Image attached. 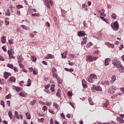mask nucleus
I'll return each instance as SVG.
<instances>
[{
  "label": "nucleus",
  "instance_id": "obj_25",
  "mask_svg": "<svg viewBox=\"0 0 124 124\" xmlns=\"http://www.w3.org/2000/svg\"><path fill=\"white\" fill-rule=\"evenodd\" d=\"M64 69L66 71H68L69 72H73V71H74V69L73 68L68 69L67 68H65Z\"/></svg>",
  "mask_w": 124,
  "mask_h": 124
},
{
  "label": "nucleus",
  "instance_id": "obj_49",
  "mask_svg": "<svg viewBox=\"0 0 124 124\" xmlns=\"http://www.w3.org/2000/svg\"><path fill=\"white\" fill-rule=\"evenodd\" d=\"M105 84L107 85V86H109V85H110V82L108 80H106L105 81Z\"/></svg>",
  "mask_w": 124,
  "mask_h": 124
},
{
  "label": "nucleus",
  "instance_id": "obj_58",
  "mask_svg": "<svg viewBox=\"0 0 124 124\" xmlns=\"http://www.w3.org/2000/svg\"><path fill=\"white\" fill-rule=\"evenodd\" d=\"M84 44H87V41L81 42V45H84Z\"/></svg>",
  "mask_w": 124,
  "mask_h": 124
},
{
  "label": "nucleus",
  "instance_id": "obj_20",
  "mask_svg": "<svg viewBox=\"0 0 124 124\" xmlns=\"http://www.w3.org/2000/svg\"><path fill=\"white\" fill-rule=\"evenodd\" d=\"M9 81H11V82H16V78L14 77H12L9 78Z\"/></svg>",
  "mask_w": 124,
  "mask_h": 124
},
{
  "label": "nucleus",
  "instance_id": "obj_26",
  "mask_svg": "<svg viewBox=\"0 0 124 124\" xmlns=\"http://www.w3.org/2000/svg\"><path fill=\"white\" fill-rule=\"evenodd\" d=\"M93 44L90 42L89 43H88L87 44V45L86 46V47L88 48H90L91 46H93Z\"/></svg>",
  "mask_w": 124,
  "mask_h": 124
},
{
  "label": "nucleus",
  "instance_id": "obj_53",
  "mask_svg": "<svg viewBox=\"0 0 124 124\" xmlns=\"http://www.w3.org/2000/svg\"><path fill=\"white\" fill-rule=\"evenodd\" d=\"M10 97H11V95L10 94H9L8 95H6V98L7 99H9V98H10Z\"/></svg>",
  "mask_w": 124,
  "mask_h": 124
},
{
  "label": "nucleus",
  "instance_id": "obj_36",
  "mask_svg": "<svg viewBox=\"0 0 124 124\" xmlns=\"http://www.w3.org/2000/svg\"><path fill=\"white\" fill-rule=\"evenodd\" d=\"M13 39H11V40H8V42H9V44L10 45H12V44H13L14 43V41H13Z\"/></svg>",
  "mask_w": 124,
  "mask_h": 124
},
{
  "label": "nucleus",
  "instance_id": "obj_9",
  "mask_svg": "<svg viewBox=\"0 0 124 124\" xmlns=\"http://www.w3.org/2000/svg\"><path fill=\"white\" fill-rule=\"evenodd\" d=\"M82 84L83 88L84 89H86V88H88V85H87V81L85 79H83L82 80Z\"/></svg>",
  "mask_w": 124,
  "mask_h": 124
},
{
  "label": "nucleus",
  "instance_id": "obj_23",
  "mask_svg": "<svg viewBox=\"0 0 124 124\" xmlns=\"http://www.w3.org/2000/svg\"><path fill=\"white\" fill-rule=\"evenodd\" d=\"M25 115H26V116L27 117V119H28V120H31V114H30V113L26 112L25 113Z\"/></svg>",
  "mask_w": 124,
  "mask_h": 124
},
{
  "label": "nucleus",
  "instance_id": "obj_51",
  "mask_svg": "<svg viewBox=\"0 0 124 124\" xmlns=\"http://www.w3.org/2000/svg\"><path fill=\"white\" fill-rule=\"evenodd\" d=\"M21 28H22L23 29H24V30H27V29H28V28L27 27V26H25V25H21Z\"/></svg>",
  "mask_w": 124,
  "mask_h": 124
},
{
  "label": "nucleus",
  "instance_id": "obj_46",
  "mask_svg": "<svg viewBox=\"0 0 124 124\" xmlns=\"http://www.w3.org/2000/svg\"><path fill=\"white\" fill-rule=\"evenodd\" d=\"M102 35H103V34L100 33V35H99L100 37H97V39H98V40H101L102 39V38L101 37Z\"/></svg>",
  "mask_w": 124,
  "mask_h": 124
},
{
  "label": "nucleus",
  "instance_id": "obj_37",
  "mask_svg": "<svg viewBox=\"0 0 124 124\" xmlns=\"http://www.w3.org/2000/svg\"><path fill=\"white\" fill-rule=\"evenodd\" d=\"M42 110L44 111V112H45V111H47L48 110V108L46 106H43L42 108Z\"/></svg>",
  "mask_w": 124,
  "mask_h": 124
},
{
  "label": "nucleus",
  "instance_id": "obj_21",
  "mask_svg": "<svg viewBox=\"0 0 124 124\" xmlns=\"http://www.w3.org/2000/svg\"><path fill=\"white\" fill-rule=\"evenodd\" d=\"M8 116L10 119V120H12V118L13 117V114H12V112L11 111H9Z\"/></svg>",
  "mask_w": 124,
  "mask_h": 124
},
{
  "label": "nucleus",
  "instance_id": "obj_13",
  "mask_svg": "<svg viewBox=\"0 0 124 124\" xmlns=\"http://www.w3.org/2000/svg\"><path fill=\"white\" fill-rule=\"evenodd\" d=\"M56 96L59 98L62 97V93H61V89H58L57 93H56Z\"/></svg>",
  "mask_w": 124,
  "mask_h": 124
},
{
  "label": "nucleus",
  "instance_id": "obj_5",
  "mask_svg": "<svg viewBox=\"0 0 124 124\" xmlns=\"http://www.w3.org/2000/svg\"><path fill=\"white\" fill-rule=\"evenodd\" d=\"M78 36H79V37H83V36H85V35H87V34H86V31H78L77 33Z\"/></svg>",
  "mask_w": 124,
  "mask_h": 124
},
{
  "label": "nucleus",
  "instance_id": "obj_43",
  "mask_svg": "<svg viewBox=\"0 0 124 124\" xmlns=\"http://www.w3.org/2000/svg\"><path fill=\"white\" fill-rule=\"evenodd\" d=\"M35 103H36V100H33V101L32 102H31L30 104L32 106H33V105H34Z\"/></svg>",
  "mask_w": 124,
  "mask_h": 124
},
{
  "label": "nucleus",
  "instance_id": "obj_48",
  "mask_svg": "<svg viewBox=\"0 0 124 124\" xmlns=\"http://www.w3.org/2000/svg\"><path fill=\"white\" fill-rule=\"evenodd\" d=\"M31 16H35L36 17H38V16H39V14H36V13H35V14H31Z\"/></svg>",
  "mask_w": 124,
  "mask_h": 124
},
{
  "label": "nucleus",
  "instance_id": "obj_2",
  "mask_svg": "<svg viewBox=\"0 0 124 124\" xmlns=\"http://www.w3.org/2000/svg\"><path fill=\"white\" fill-rule=\"evenodd\" d=\"M97 79V76L94 74H91L87 80L90 83H93V79Z\"/></svg>",
  "mask_w": 124,
  "mask_h": 124
},
{
  "label": "nucleus",
  "instance_id": "obj_45",
  "mask_svg": "<svg viewBox=\"0 0 124 124\" xmlns=\"http://www.w3.org/2000/svg\"><path fill=\"white\" fill-rule=\"evenodd\" d=\"M57 72V69H56V68L55 67L52 68L51 70L52 73H55V72Z\"/></svg>",
  "mask_w": 124,
  "mask_h": 124
},
{
  "label": "nucleus",
  "instance_id": "obj_32",
  "mask_svg": "<svg viewBox=\"0 0 124 124\" xmlns=\"http://www.w3.org/2000/svg\"><path fill=\"white\" fill-rule=\"evenodd\" d=\"M57 79L58 84H62V80L61 79V78H57Z\"/></svg>",
  "mask_w": 124,
  "mask_h": 124
},
{
  "label": "nucleus",
  "instance_id": "obj_17",
  "mask_svg": "<svg viewBox=\"0 0 124 124\" xmlns=\"http://www.w3.org/2000/svg\"><path fill=\"white\" fill-rule=\"evenodd\" d=\"M86 61L87 62H93V56H87L86 58Z\"/></svg>",
  "mask_w": 124,
  "mask_h": 124
},
{
  "label": "nucleus",
  "instance_id": "obj_61",
  "mask_svg": "<svg viewBox=\"0 0 124 124\" xmlns=\"http://www.w3.org/2000/svg\"><path fill=\"white\" fill-rule=\"evenodd\" d=\"M5 23L6 26H8V25H9V21H7L6 20L5 21Z\"/></svg>",
  "mask_w": 124,
  "mask_h": 124
},
{
  "label": "nucleus",
  "instance_id": "obj_44",
  "mask_svg": "<svg viewBox=\"0 0 124 124\" xmlns=\"http://www.w3.org/2000/svg\"><path fill=\"white\" fill-rule=\"evenodd\" d=\"M100 19H101V20H102L104 22H106V23L107 22V19H106L105 18V17H104L103 16H100Z\"/></svg>",
  "mask_w": 124,
  "mask_h": 124
},
{
  "label": "nucleus",
  "instance_id": "obj_12",
  "mask_svg": "<svg viewBox=\"0 0 124 124\" xmlns=\"http://www.w3.org/2000/svg\"><path fill=\"white\" fill-rule=\"evenodd\" d=\"M8 76H11V73L5 72L3 76L4 78L6 79L8 78Z\"/></svg>",
  "mask_w": 124,
  "mask_h": 124
},
{
  "label": "nucleus",
  "instance_id": "obj_52",
  "mask_svg": "<svg viewBox=\"0 0 124 124\" xmlns=\"http://www.w3.org/2000/svg\"><path fill=\"white\" fill-rule=\"evenodd\" d=\"M39 104H41V105H45V103L44 102H42V101H40L39 102Z\"/></svg>",
  "mask_w": 124,
  "mask_h": 124
},
{
  "label": "nucleus",
  "instance_id": "obj_56",
  "mask_svg": "<svg viewBox=\"0 0 124 124\" xmlns=\"http://www.w3.org/2000/svg\"><path fill=\"white\" fill-rule=\"evenodd\" d=\"M124 48V45L121 44L120 45V46H119V50H122Z\"/></svg>",
  "mask_w": 124,
  "mask_h": 124
},
{
  "label": "nucleus",
  "instance_id": "obj_24",
  "mask_svg": "<svg viewBox=\"0 0 124 124\" xmlns=\"http://www.w3.org/2000/svg\"><path fill=\"white\" fill-rule=\"evenodd\" d=\"M55 87V84H52L51 86L50 91H51L52 92V93H54V92H55V89H54Z\"/></svg>",
  "mask_w": 124,
  "mask_h": 124
},
{
  "label": "nucleus",
  "instance_id": "obj_62",
  "mask_svg": "<svg viewBox=\"0 0 124 124\" xmlns=\"http://www.w3.org/2000/svg\"><path fill=\"white\" fill-rule=\"evenodd\" d=\"M112 90H114V91H116L117 90V87H116L115 86H112Z\"/></svg>",
  "mask_w": 124,
  "mask_h": 124
},
{
  "label": "nucleus",
  "instance_id": "obj_31",
  "mask_svg": "<svg viewBox=\"0 0 124 124\" xmlns=\"http://www.w3.org/2000/svg\"><path fill=\"white\" fill-rule=\"evenodd\" d=\"M111 17L112 18V19H117V15H116V14L113 13L111 15Z\"/></svg>",
  "mask_w": 124,
  "mask_h": 124
},
{
  "label": "nucleus",
  "instance_id": "obj_28",
  "mask_svg": "<svg viewBox=\"0 0 124 124\" xmlns=\"http://www.w3.org/2000/svg\"><path fill=\"white\" fill-rule=\"evenodd\" d=\"M33 74H34V75H37V74H38V71L37 69H34L33 70Z\"/></svg>",
  "mask_w": 124,
  "mask_h": 124
},
{
  "label": "nucleus",
  "instance_id": "obj_16",
  "mask_svg": "<svg viewBox=\"0 0 124 124\" xmlns=\"http://www.w3.org/2000/svg\"><path fill=\"white\" fill-rule=\"evenodd\" d=\"M67 51H64L63 53H62V59H66V55H67Z\"/></svg>",
  "mask_w": 124,
  "mask_h": 124
},
{
  "label": "nucleus",
  "instance_id": "obj_64",
  "mask_svg": "<svg viewBox=\"0 0 124 124\" xmlns=\"http://www.w3.org/2000/svg\"><path fill=\"white\" fill-rule=\"evenodd\" d=\"M46 89H49V88H50V84H47L46 86L45 87Z\"/></svg>",
  "mask_w": 124,
  "mask_h": 124
},
{
  "label": "nucleus",
  "instance_id": "obj_11",
  "mask_svg": "<svg viewBox=\"0 0 124 124\" xmlns=\"http://www.w3.org/2000/svg\"><path fill=\"white\" fill-rule=\"evenodd\" d=\"M111 62V59L110 58H107L105 60V65L106 66L107 65H109V62Z\"/></svg>",
  "mask_w": 124,
  "mask_h": 124
},
{
  "label": "nucleus",
  "instance_id": "obj_34",
  "mask_svg": "<svg viewBox=\"0 0 124 124\" xmlns=\"http://www.w3.org/2000/svg\"><path fill=\"white\" fill-rule=\"evenodd\" d=\"M7 66H8V67H9V68H11V69H13V67H14L13 65L11 64H7Z\"/></svg>",
  "mask_w": 124,
  "mask_h": 124
},
{
  "label": "nucleus",
  "instance_id": "obj_30",
  "mask_svg": "<svg viewBox=\"0 0 124 124\" xmlns=\"http://www.w3.org/2000/svg\"><path fill=\"white\" fill-rule=\"evenodd\" d=\"M52 77H53V78L58 79V74H57L56 73H52Z\"/></svg>",
  "mask_w": 124,
  "mask_h": 124
},
{
  "label": "nucleus",
  "instance_id": "obj_8",
  "mask_svg": "<svg viewBox=\"0 0 124 124\" xmlns=\"http://www.w3.org/2000/svg\"><path fill=\"white\" fill-rule=\"evenodd\" d=\"M116 120L120 124H124V119L122 118L121 117H117Z\"/></svg>",
  "mask_w": 124,
  "mask_h": 124
},
{
  "label": "nucleus",
  "instance_id": "obj_60",
  "mask_svg": "<svg viewBox=\"0 0 124 124\" xmlns=\"http://www.w3.org/2000/svg\"><path fill=\"white\" fill-rule=\"evenodd\" d=\"M68 96H72V93L69 92L68 93Z\"/></svg>",
  "mask_w": 124,
  "mask_h": 124
},
{
  "label": "nucleus",
  "instance_id": "obj_42",
  "mask_svg": "<svg viewBox=\"0 0 124 124\" xmlns=\"http://www.w3.org/2000/svg\"><path fill=\"white\" fill-rule=\"evenodd\" d=\"M108 93H114V91L112 90L111 88H109L108 89Z\"/></svg>",
  "mask_w": 124,
  "mask_h": 124
},
{
  "label": "nucleus",
  "instance_id": "obj_41",
  "mask_svg": "<svg viewBox=\"0 0 124 124\" xmlns=\"http://www.w3.org/2000/svg\"><path fill=\"white\" fill-rule=\"evenodd\" d=\"M5 15H6V16H10V12L9 11V9H7V12L5 13Z\"/></svg>",
  "mask_w": 124,
  "mask_h": 124
},
{
  "label": "nucleus",
  "instance_id": "obj_63",
  "mask_svg": "<svg viewBox=\"0 0 124 124\" xmlns=\"http://www.w3.org/2000/svg\"><path fill=\"white\" fill-rule=\"evenodd\" d=\"M7 104L9 107H10V101H7Z\"/></svg>",
  "mask_w": 124,
  "mask_h": 124
},
{
  "label": "nucleus",
  "instance_id": "obj_4",
  "mask_svg": "<svg viewBox=\"0 0 124 124\" xmlns=\"http://www.w3.org/2000/svg\"><path fill=\"white\" fill-rule=\"evenodd\" d=\"M45 1L46 2V4L47 7H48V8L49 9H50L51 7L50 6V5L49 4V2L50 4H51V5H53V4L54 3L53 1L52 0H45Z\"/></svg>",
  "mask_w": 124,
  "mask_h": 124
},
{
  "label": "nucleus",
  "instance_id": "obj_33",
  "mask_svg": "<svg viewBox=\"0 0 124 124\" xmlns=\"http://www.w3.org/2000/svg\"><path fill=\"white\" fill-rule=\"evenodd\" d=\"M0 104L2 106V107H5V104H4V102L2 100H1L0 102Z\"/></svg>",
  "mask_w": 124,
  "mask_h": 124
},
{
  "label": "nucleus",
  "instance_id": "obj_7",
  "mask_svg": "<svg viewBox=\"0 0 124 124\" xmlns=\"http://www.w3.org/2000/svg\"><path fill=\"white\" fill-rule=\"evenodd\" d=\"M17 59L18 60V63H22V62L23 61H24V58L22 57V55H19L17 57Z\"/></svg>",
  "mask_w": 124,
  "mask_h": 124
},
{
  "label": "nucleus",
  "instance_id": "obj_10",
  "mask_svg": "<svg viewBox=\"0 0 124 124\" xmlns=\"http://www.w3.org/2000/svg\"><path fill=\"white\" fill-rule=\"evenodd\" d=\"M13 89L15 90L16 92H20V91H22V88L16 87L15 86H13Z\"/></svg>",
  "mask_w": 124,
  "mask_h": 124
},
{
  "label": "nucleus",
  "instance_id": "obj_29",
  "mask_svg": "<svg viewBox=\"0 0 124 124\" xmlns=\"http://www.w3.org/2000/svg\"><path fill=\"white\" fill-rule=\"evenodd\" d=\"M88 101L91 105H93V101H92V98L89 97L88 98Z\"/></svg>",
  "mask_w": 124,
  "mask_h": 124
},
{
  "label": "nucleus",
  "instance_id": "obj_54",
  "mask_svg": "<svg viewBox=\"0 0 124 124\" xmlns=\"http://www.w3.org/2000/svg\"><path fill=\"white\" fill-rule=\"evenodd\" d=\"M48 111H49V112L50 113H51V114H55V111H53V110H52V109H49Z\"/></svg>",
  "mask_w": 124,
  "mask_h": 124
},
{
  "label": "nucleus",
  "instance_id": "obj_15",
  "mask_svg": "<svg viewBox=\"0 0 124 124\" xmlns=\"http://www.w3.org/2000/svg\"><path fill=\"white\" fill-rule=\"evenodd\" d=\"M116 81V76L113 75L111 77V80H110V84H113Z\"/></svg>",
  "mask_w": 124,
  "mask_h": 124
},
{
  "label": "nucleus",
  "instance_id": "obj_55",
  "mask_svg": "<svg viewBox=\"0 0 124 124\" xmlns=\"http://www.w3.org/2000/svg\"><path fill=\"white\" fill-rule=\"evenodd\" d=\"M2 49L3 51H4V52H6L7 51V50L6 49V47H5V46H4L2 47Z\"/></svg>",
  "mask_w": 124,
  "mask_h": 124
},
{
  "label": "nucleus",
  "instance_id": "obj_47",
  "mask_svg": "<svg viewBox=\"0 0 124 124\" xmlns=\"http://www.w3.org/2000/svg\"><path fill=\"white\" fill-rule=\"evenodd\" d=\"M46 106H51V105H52V103L51 102H47L46 103Z\"/></svg>",
  "mask_w": 124,
  "mask_h": 124
},
{
  "label": "nucleus",
  "instance_id": "obj_18",
  "mask_svg": "<svg viewBox=\"0 0 124 124\" xmlns=\"http://www.w3.org/2000/svg\"><path fill=\"white\" fill-rule=\"evenodd\" d=\"M55 56L52 54H47V55L45 57V59H54Z\"/></svg>",
  "mask_w": 124,
  "mask_h": 124
},
{
  "label": "nucleus",
  "instance_id": "obj_50",
  "mask_svg": "<svg viewBox=\"0 0 124 124\" xmlns=\"http://www.w3.org/2000/svg\"><path fill=\"white\" fill-rule=\"evenodd\" d=\"M4 83H5V82L4 81V79H2V80H1V82H0V84L1 85H4Z\"/></svg>",
  "mask_w": 124,
  "mask_h": 124
},
{
  "label": "nucleus",
  "instance_id": "obj_14",
  "mask_svg": "<svg viewBox=\"0 0 124 124\" xmlns=\"http://www.w3.org/2000/svg\"><path fill=\"white\" fill-rule=\"evenodd\" d=\"M1 41L3 44L6 43V37L5 36H3L1 38Z\"/></svg>",
  "mask_w": 124,
  "mask_h": 124
},
{
  "label": "nucleus",
  "instance_id": "obj_6",
  "mask_svg": "<svg viewBox=\"0 0 124 124\" xmlns=\"http://www.w3.org/2000/svg\"><path fill=\"white\" fill-rule=\"evenodd\" d=\"M93 87L97 92H102V88L100 86H96L95 85H93Z\"/></svg>",
  "mask_w": 124,
  "mask_h": 124
},
{
  "label": "nucleus",
  "instance_id": "obj_57",
  "mask_svg": "<svg viewBox=\"0 0 124 124\" xmlns=\"http://www.w3.org/2000/svg\"><path fill=\"white\" fill-rule=\"evenodd\" d=\"M96 60H97V57H92V62L93 61H96Z\"/></svg>",
  "mask_w": 124,
  "mask_h": 124
},
{
  "label": "nucleus",
  "instance_id": "obj_3",
  "mask_svg": "<svg viewBox=\"0 0 124 124\" xmlns=\"http://www.w3.org/2000/svg\"><path fill=\"white\" fill-rule=\"evenodd\" d=\"M112 30L115 31H117L119 30V23L118 21H115L113 23H111L110 25Z\"/></svg>",
  "mask_w": 124,
  "mask_h": 124
},
{
  "label": "nucleus",
  "instance_id": "obj_59",
  "mask_svg": "<svg viewBox=\"0 0 124 124\" xmlns=\"http://www.w3.org/2000/svg\"><path fill=\"white\" fill-rule=\"evenodd\" d=\"M50 124H54V121H53V118L50 119Z\"/></svg>",
  "mask_w": 124,
  "mask_h": 124
},
{
  "label": "nucleus",
  "instance_id": "obj_27",
  "mask_svg": "<svg viewBox=\"0 0 124 124\" xmlns=\"http://www.w3.org/2000/svg\"><path fill=\"white\" fill-rule=\"evenodd\" d=\"M53 106L55 107V109H58L59 106V104L56 103V102L53 103Z\"/></svg>",
  "mask_w": 124,
  "mask_h": 124
},
{
  "label": "nucleus",
  "instance_id": "obj_22",
  "mask_svg": "<svg viewBox=\"0 0 124 124\" xmlns=\"http://www.w3.org/2000/svg\"><path fill=\"white\" fill-rule=\"evenodd\" d=\"M31 79H29L28 80L27 84L26 86L27 87H30V86H31Z\"/></svg>",
  "mask_w": 124,
  "mask_h": 124
},
{
  "label": "nucleus",
  "instance_id": "obj_38",
  "mask_svg": "<svg viewBox=\"0 0 124 124\" xmlns=\"http://www.w3.org/2000/svg\"><path fill=\"white\" fill-rule=\"evenodd\" d=\"M24 8V6H23V5H22L19 4V5H16V8L17 9H20V8Z\"/></svg>",
  "mask_w": 124,
  "mask_h": 124
},
{
  "label": "nucleus",
  "instance_id": "obj_35",
  "mask_svg": "<svg viewBox=\"0 0 124 124\" xmlns=\"http://www.w3.org/2000/svg\"><path fill=\"white\" fill-rule=\"evenodd\" d=\"M38 122H39V123H43V122H44V118L38 119Z\"/></svg>",
  "mask_w": 124,
  "mask_h": 124
},
{
  "label": "nucleus",
  "instance_id": "obj_39",
  "mask_svg": "<svg viewBox=\"0 0 124 124\" xmlns=\"http://www.w3.org/2000/svg\"><path fill=\"white\" fill-rule=\"evenodd\" d=\"M31 59L32 61V62H36V58L34 56H32L31 57Z\"/></svg>",
  "mask_w": 124,
  "mask_h": 124
},
{
  "label": "nucleus",
  "instance_id": "obj_19",
  "mask_svg": "<svg viewBox=\"0 0 124 124\" xmlns=\"http://www.w3.org/2000/svg\"><path fill=\"white\" fill-rule=\"evenodd\" d=\"M15 118H16V119H17V120H19V119H20V117L19 116V113H18V111H16L15 112Z\"/></svg>",
  "mask_w": 124,
  "mask_h": 124
},
{
  "label": "nucleus",
  "instance_id": "obj_40",
  "mask_svg": "<svg viewBox=\"0 0 124 124\" xmlns=\"http://www.w3.org/2000/svg\"><path fill=\"white\" fill-rule=\"evenodd\" d=\"M19 95H20V96H22V97H26V96H27V94L21 93H19Z\"/></svg>",
  "mask_w": 124,
  "mask_h": 124
},
{
  "label": "nucleus",
  "instance_id": "obj_1",
  "mask_svg": "<svg viewBox=\"0 0 124 124\" xmlns=\"http://www.w3.org/2000/svg\"><path fill=\"white\" fill-rule=\"evenodd\" d=\"M112 64L113 65H115L117 68H120L119 69V72L121 73H124V68L121 64V62L116 59H114V60L112 61Z\"/></svg>",
  "mask_w": 124,
  "mask_h": 124
}]
</instances>
